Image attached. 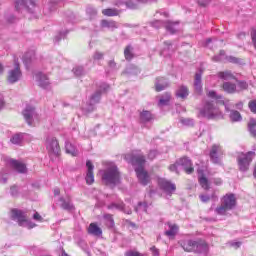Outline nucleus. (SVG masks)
I'll return each instance as SVG.
<instances>
[{"label": "nucleus", "mask_w": 256, "mask_h": 256, "mask_svg": "<svg viewBox=\"0 0 256 256\" xmlns=\"http://www.w3.org/2000/svg\"><path fill=\"white\" fill-rule=\"evenodd\" d=\"M102 13L106 17H115V16L119 15V11L117 9H113V8L104 9V10H102Z\"/></svg>", "instance_id": "nucleus-38"}, {"label": "nucleus", "mask_w": 256, "mask_h": 256, "mask_svg": "<svg viewBox=\"0 0 256 256\" xmlns=\"http://www.w3.org/2000/svg\"><path fill=\"white\" fill-rule=\"evenodd\" d=\"M171 49H173V44L170 42H164V49L160 52V54L167 57V55H171V53H169Z\"/></svg>", "instance_id": "nucleus-37"}, {"label": "nucleus", "mask_w": 256, "mask_h": 256, "mask_svg": "<svg viewBox=\"0 0 256 256\" xmlns=\"http://www.w3.org/2000/svg\"><path fill=\"white\" fill-rule=\"evenodd\" d=\"M116 5H126L128 9H139L138 0H117Z\"/></svg>", "instance_id": "nucleus-21"}, {"label": "nucleus", "mask_w": 256, "mask_h": 256, "mask_svg": "<svg viewBox=\"0 0 256 256\" xmlns=\"http://www.w3.org/2000/svg\"><path fill=\"white\" fill-rule=\"evenodd\" d=\"M156 91H163L169 87V82L163 77L156 78L155 82Z\"/></svg>", "instance_id": "nucleus-22"}, {"label": "nucleus", "mask_w": 256, "mask_h": 256, "mask_svg": "<svg viewBox=\"0 0 256 256\" xmlns=\"http://www.w3.org/2000/svg\"><path fill=\"white\" fill-rule=\"evenodd\" d=\"M35 79L39 85V87H42V89H47L49 88V85H51V83L49 82V78L47 77V75L43 74V73H37L35 75Z\"/></svg>", "instance_id": "nucleus-17"}, {"label": "nucleus", "mask_w": 256, "mask_h": 256, "mask_svg": "<svg viewBox=\"0 0 256 256\" xmlns=\"http://www.w3.org/2000/svg\"><path fill=\"white\" fill-rule=\"evenodd\" d=\"M158 185L160 187V189H162V191H164V193H166V195H173V193H175L177 187L175 186V184L171 183L170 181L160 178L158 180Z\"/></svg>", "instance_id": "nucleus-12"}, {"label": "nucleus", "mask_w": 256, "mask_h": 256, "mask_svg": "<svg viewBox=\"0 0 256 256\" xmlns=\"http://www.w3.org/2000/svg\"><path fill=\"white\" fill-rule=\"evenodd\" d=\"M150 251H151V253H152L153 256H159V249H157V247L152 246V247L150 248Z\"/></svg>", "instance_id": "nucleus-58"}, {"label": "nucleus", "mask_w": 256, "mask_h": 256, "mask_svg": "<svg viewBox=\"0 0 256 256\" xmlns=\"http://www.w3.org/2000/svg\"><path fill=\"white\" fill-rule=\"evenodd\" d=\"M86 167H87V173H86V183L87 185H93L95 183V175L93 174V170L95 169V166L91 162V160H88L86 162Z\"/></svg>", "instance_id": "nucleus-14"}, {"label": "nucleus", "mask_w": 256, "mask_h": 256, "mask_svg": "<svg viewBox=\"0 0 256 256\" xmlns=\"http://www.w3.org/2000/svg\"><path fill=\"white\" fill-rule=\"evenodd\" d=\"M104 219H107V221H110V225H114L113 215L106 214V215H104Z\"/></svg>", "instance_id": "nucleus-59"}, {"label": "nucleus", "mask_w": 256, "mask_h": 256, "mask_svg": "<svg viewBox=\"0 0 256 256\" xmlns=\"http://www.w3.org/2000/svg\"><path fill=\"white\" fill-rule=\"evenodd\" d=\"M72 71L76 77H82V75H85V68H83V66H76Z\"/></svg>", "instance_id": "nucleus-40"}, {"label": "nucleus", "mask_w": 256, "mask_h": 256, "mask_svg": "<svg viewBox=\"0 0 256 256\" xmlns=\"http://www.w3.org/2000/svg\"><path fill=\"white\" fill-rule=\"evenodd\" d=\"M238 87L240 89H247V87H248L247 82H244V81L239 82Z\"/></svg>", "instance_id": "nucleus-61"}, {"label": "nucleus", "mask_w": 256, "mask_h": 256, "mask_svg": "<svg viewBox=\"0 0 256 256\" xmlns=\"http://www.w3.org/2000/svg\"><path fill=\"white\" fill-rule=\"evenodd\" d=\"M236 205L237 199L235 198V195L226 194L222 198L221 205L215 209V213H217V215H227V212L235 209Z\"/></svg>", "instance_id": "nucleus-4"}, {"label": "nucleus", "mask_w": 256, "mask_h": 256, "mask_svg": "<svg viewBox=\"0 0 256 256\" xmlns=\"http://www.w3.org/2000/svg\"><path fill=\"white\" fill-rule=\"evenodd\" d=\"M125 256H145L138 251L130 250L125 253Z\"/></svg>", "instance_id": "nucleus-47"}, {"label": "nucleus", "mask_w": 256, "mask_h": 256, "mask_svg": "<svg viewBox=\"0 0 256 256\" xmlns=\"http://www.w3.org/2000/svg\"><path fill=\"white\" fill-rule=\"evenodd\" d=\"M125 160L127 163H131L135 167V172L138 181L141 185H149L151 183V176L146 171L145 167V156L142 154H126Z\"/></svg>", "instance_id": "nucleus-1"}, {"label": "nucleus", "mask_w": 256, "mask_h": 256, "mask_svg": "<svg viewBox=\"0 0 256 256\" xmlns=\"http://www.w3.org/2000/svg\"><path fill=\"white\" fill-rule=\"evenodd\" d=\"M37 4L35 0H16L15 9L16 11H27V13H35Z\"/></svg>", "instance_id": "nucleus-8"}, {"label": "nucleus", "mask_w": 256, "mask_h": 256, "mask_svg": "<svg viewBox=\"0 0 256 256\" xmlns=\"http://www.w3.org/2000/svg\"><path fill=\"white\" fill-rule=\"evenodd\" d=\"M180 123H182V125H185L186 127H191V125H193V119L181 118Z\"/></svg>", "instance_id": "nucleus-44"}, {"label": "nucleus", "mask_w": 256, "mask_h": 256, "mask_svg": "<svg viewBox=\"0 0 256 256\" xmlns=\"http://www.w3.org/2000/svg\"><path fill=\"white\" fill-rule=\"evenodd\" d=\"M198 183L205 191L211 189V183L209 179L206 178L205 174H203V170H198Z\"/></svg>", "instance_id": "nucleus-18"}, {"label": "nucleus", "mask_w": 256, "mask_h": 256, "mask_svg": "<svg viewBox=\"0 0 256 256\" xmlns=\"http://www.w3.org/2000/svg\"><path fill=\"white\" fill-rule=\"evenodd\" d=\"M199 113L201 117H206L207 119H218L222 117L221 111L213 102L204 101L202 108H200Z\"/></svg>", "instance_id": "nucleus-5"}, {"label": "nucleus", "mask_w": 256, "mask_h": 256, "mask_svg": "<svg viewBox=\"0 0 256 256\" xmlns=\"http://www.w3.org/2000/svg\"><path fill=\"white\" fill-rule=\"evenodd\" d=\"M223 90L226 93H235L237 91V85H235V83H231V82H224Z\"/></svg>", "instance_id": "nucleus-30"}, {"label": "nucleus", "mask_w": 256, "mask_h": 256, "mask_svg": "<svg viewBox=\"0 0 256 256\" xmlns=\"http://www.w3.org/2000/svg\"><path fill=\"white\" fill-rule=\"evenodd\" d=\"M124 57L127 61H131L135 55L133 54V46L128 45L124 50Z\"/></svg>", "instance_id": "nucleus-33"}, {"label": "nucleus", "mask_w": 256, "mask_h": 256, "mask_svg": "<svg viewBox=\"0 0 256 256\" xmlns=\"http://www.w3.org/2000/svg\"><path fill=\"white\" fill-rule=\"evenodd\" d=\"M153 119V115L151 112L144 110L140 112V121L141 123H149Z\"/></svg>", "instance_id": "nucleus-29"}, {"label": "nucleus", "mask_w": 256, "mask_h": 256, "mask_svg": "<svg viewBox=\"0 0 256 256\" xmlns=\"http://www.w3.org/2000/svg\"><path fill=\"white\" fill-rule=\"evenodd\" d=\"M30 55H31V53H26V54L24 55V57H23V62L25 63V65L31 63V61H32L33 58H31Z\"/></svg>", "instance_id": "nucleus-53"}, {"label": "nucleus", "mask_w": 256, "mask_h": 256, "mask_svg": "<svg viewBox=\"0 0 256 256\" xmlns=\"http://www.w3.org/2000/svg\"><path fill=\"white\" fill-rule=\"evenodd\" d=\"M181 247L184 249V251H195V247L197 245V241L193 240H183L180 243Z\"/></svg>", "instance_id": "nucleus-23"}, {"label": "nucleus", "mask_w": 256, "mask_h": 256, "mask_svg": "<svg viewBox=\"0 0 256 256\" xmlns=\"http://www.w3.org/2000/svg\"><path fill=\"white\" fill-rule=\"evenodd\" d=\"M12 221H17L20 227H26L27 229H33L36 224L27 219V213L19 209H12L10 214Z\"/></svg>", "instance_id": "nucleus-6"}, {"label": "nucleus", "mask_w": 256, "mask_h": 256, "mask_svg": "<svg viewBox=\"0 0 256 256\" xmlns=\"http://www.w3.org/2000/svg\"><path fill=\"white\" fill-rule=\"evenodd\" d=\"M46 149L50 155H59L61 148L59 147L57 138L48 136L46 139Z\"/></svg>", "instance_id": "nucleus-11"}, {"label": "nucleus", "mask_w": 256, "mask_h": 256, "mask_svg": "<svg viewBox=\"0 0 256 256\" xmlns=\"http://www.w3.org/2000/svg\"><path fill=\"white\" fill-rule=\"evenodd\" d=\"M56 205H58L62 209H65V199L63 197L59 198L56 202Z\"/></svg>", "instance_id": "nucleus-55"}, {"label": "nucleus", "mask_w": 256, "mask_h": 256, "mask_svg": "<svg viewBox=\"0 0 256 256\" xmlns=\"http://www.w3.org/2000/svg\"><path fill=\"white\" fill-rule=\"evenodd\" d=\"M5 107V98L3 97V94L0 93V111Z\"/></svg>", "instance_id": "nucleus-60"}, {"label": "nucleus", "mask_w": 256, "mask_h": 256, "mask_svg": "<svg viewBox=\"0 0 256 256\" xmlns=\"http://www.w3.org/2000/svg\"><path fill=\"white\" fill-rule=\"evenodd\" d=\"M101 27L103 29H109L110 31H115V29H117V27L119 26L117 25V22L113 20H102Z\"/></svg>", "instance_id": "nucleus-25"}, {"label": "nucleus", "mask_w": 256, "mask_h": 256, "mask_svg": "<svg viewBox=\"0 0 256 256\" xmlns=\"http://www.w3.org/2000/svg\"><path fill=\"white\" fill-rule=\"evenodd\" d=\"M178 165H181L188 175H191L194 171L193 163H191V160L187 157L181 158L178 161Z\"/></svg>", "instance_id": "nucleus-20"}, {"label": "nucleus", "mask_w": 256, "mask_h": 256, "mask_svg": "<svg viewBox=\"0 0 256 256\" xmlns=\"http://www.w3.org/2000/svg\"><path fill=\"white\" fill-rule=\"evenodd\" d=\"M171 101V94L166 93L159 99L158 107H165L169 105V102Z\"/></svg>", "instance_id": "nucleus-31"}, {"label": "nucleus", "mask_w": 256, "mask_h": 256, "mask_svg": "<svg viewBox=\"0 0 256 256\" xmlns=\"http://www.w3.org/2000/svg\"><path fill=\"white\" fill-rule=\"evenodd\" d=\"M176 97H179L180 99H187V97H189V88L186 86H180L176 91Z\"/></svg>", "instance_id": "nucleus-27"}, {"label": "nucleus", "mask_w": 256, "mask_h": 256, "mask_svg": "<svg viewBox=\"0 0 256 256\" xmlns=\"http://www.w3.org/2000/svg\"><path fill=\"white\" fill-rule=\"evenodd\" d=\"M178 232L179 226H177L176 224L168 223V230L165 232V235H167V237H175Z\"/></svg>", "instance_id": "nucleus-26"}, {"label": "nucleus", "mask_w": 256, "mask_h": 256, "mask_svg": "<svg viewBox=\"0 0 256 256\" xmlns=\"http://www.w3.org/2000/svg\"><path fill=\"white\" fill-rule=\"evenodd\" d=\"M207 97L210 99H221V96H218L216 91H209Z\"/></svg>", "instance_id": "nucleus-49"}, {"label": "nucleus", "mask_w": 256, "mask_h": 256, "mask_svg": "<svg viewBox=\"0 0 256 256\" xmlns=\"http://www.w3.org/2000/svg\"><path fill=\"white\" fill-rule=\"evenodd\" d=\"M179 26V23L177 22H166L165 28L166 30L171 33L172 35L177 32V27Z\"/></svg>", "instance_id": "nucleus-32"}, {"label": "nucleus", "mask_w": 256, "mask_h": 256, "mask_svg": "<svg viewBox=\"0 0 256 256\" xmlns=\"http://www.w3.org/2000/svg\"><path fill=\"white\" fill-rule=\"evenodd\" d=\"M199 199L202 201V203H209V201H211V196L207 194H202L199 196Z\"/></svg>", "instance_id": "nucleus-45"}, {"label": "nucleus", "mask_w": 256, "mask_h": 256, "mask_svg": "<svg viewBox=\"0 0 256 256\" xmlns=\"http://www.w3.org/2000/svg\"><path fill=\"white\" fill-rule=\"evenodd\" d=\"M253 157H255V152L250 151L246 154L241 153L238 156V165L240 171H248L249 170V165L251 164V161H253Z\"/></svg>", "instance_id": "nucleus-9"}, {"label": "nucleus", "mask_w": 256, "mask_h": 256, "mask_svg": "<svg viewBox=\"0 0 256 256\" xmlns=\"http://www.w3.org/2000/svg\"><path fill=\"white\" fill-rule=\"evenodd\" d=\"M157 155H158L157 150H152V151H150V152L148 153V159L153 160V159H155V157H157Z\"/></svg>", "instance_id": "nucleus-56"}, {"label": "nucleus", "mask_w": 256, "mask_h": 256, "mask_svg": "<svg viewBox=\"0 0 256 256\" xmlns=\"http://www.w3.org/2000/svg\"><path fill=\"white\" fill-rule=\"evenodd\" d=\"M169 171L175 172V173H179L177 171V164H172L169 166Z\"/></svg>", "instance_id": "nucleus-63"}, {"label": "nucleus", "mask_w": 256, "mask_h": 256, "mask_svg": "<svg viewBox=\"0 0 256 256\" xmlns=\"http://www.w3.org/2000/svg\"><path fill=\"white\" fill-rule=\"evenodd\" d=\"M218 77L220 79H224V81H229L231 79H235V76H233V73L229 71L219 72Z\"/></svg>", "instance_id": "nucleus-36"}, {"label": "nucleus", "mask_w": 256, "mask_h": 256, "mask_svg": "<svg viewBox=\"0 0 256 256\" xmlns=\"http://www.w3.org/2000/svg\"><path fill=\"white\" fill-rule=\"evenodd\" d=\"M86 13H87L88 15H91V17H93V16L97 15V9H95V8H93V7H91V6H89V7L86 9Z\"/></svg>", "instance_id": "nucleus-50"}, {"label": "nucleus", "mask_w": 256, "mask_h": 256, "mask_svg": "<svg viewBox=\"0 0 256 256\" xmlns=\"http://www.w3.org/2000/svg\"><path fill=\"white\" fill-rule=\"evenodd\" d=\"M221 157H223V148L217 144H214L210 150V159L212 163H221Z\"/></svg>", "instance_id": "nucleus-13"}, {"label": "nucleus", "mask_w": 256, "mask_h": 256, "mask_svg": "<svg viewBox=\"0 0 256 256\" xmlns=\"http://www.w3.org/2000/svg\"><path fill=\"white\" fill-rule=\"evenodd\" d=\"M109 89V85L102 83L99 89L89 98L87 102L82 105V111L87 115V113H92L95 111V106L99 101H101V94L105 93Z\"/></svg>", "instance_id": "nucleus-3"}, {"label": "nucleus", "mask_w": 256, "mask_h": 256, "mask_svg": "<svg viewBox=\"0 0 256 256\" xmlns=\"http://www.w3.org/2000/svg\"><path fill=\"white\" fill-rule=\"evenodd\" d=\"M231 247H234V249H239V247H241V242H231L230 243Z\"/></svg>", "instance_id": "nucleus-62"}, {"label": "nucleus", "mask_w": 256, "mask_h": 256, "mask_svg": "<svg viewBox=\"0 0 256 256\" xmlns=\"http://www.w3.org/2000/svg\"><path fill=\"white\" fill-rule=\"evenodd\" d=\"M66 153H68V155H71L72 157H77L79 155V151H77L75 146L70 143L66 144Z\"/></svg>", "instance_id": "nucleus-34"}, {"label": "nucleus", "mask_w": 256, "mask_h": 256, "mask_svg": "<svg viewBox=\"0 0 256 256\" xmlns=\"http://www.w3.org/2000/svg\"><path fill=\"white\" fill-rule=\"evenodd\" d=\"M248 131L252 137H256V120L253 118L248 123Z\"/></svg>", "instance_id": "nucleus-35"}, {"label": "nucleus", "mask_w": 256, "mask_h": 256, "mask_svg": "<svg viewBox=\"0 0 256 256\" xmlns=\"http://www.w3.org/2000/svg\"><path fill=\"white\" fill-rule=\"evenodd\" d=\"M194 253L207 255V253H209V244H207L205 240L196 241V247H194Z\"/></svg>", "instance_id": "nucleus-15"}, {"label": "nucleus", "mask_w": 256, "mask_h": 256, "mask_svg": "<svg viewBox=\"0 0 256 256\" xmlns=\"http://www.w3.org/2000/svg\"><path fill=\"white\" fill-rule=\"evenodd\" d=\"M201 77H203V72H196L194 78V89L197 95H201V93H203V83L201 81Z\"/></svg>", "instance_id": "nucleus-16"}, {"label": "nucleus", "mask_w": 256, "mask_h": 256, "mask_svg": "<svg viewBox=\"0 0 256 256\" xmlns=\"http://www.w3.org/2000/svg\"><path fill=\"white\" fill-rule=\"evenodd\" d=\"M21 77H23V72H21V65L17 59H14V66L8 71L7 81L10 85L21 81Z\"/></svg>", "instance_id": "nucleus-7"}, {"label": "nucleus", "mask_w": 256, "mask_h": 256, "mask_svg": "<svg viewBox=\"0 0 256 256\" xmlns=\"http://www.w3.org/2000/svg\"><path fill=\"white\" fill-rule=\"evenodd\" d=\"M108 209H117L118 211H124L127 215H131V209L125 210V204L121 203H112L108 206Z\"/></svg>", "instance_id": "nucleus-28"}, {"label": "nucleus", "mask_w": 256, "mask_h": 256, "mask_svg": "<svg viewBox=\"0 0 256 256\" xmlns=\"http://www.w3.org/2000/svg\"><path fill=\"white\" fill-rule=\"evenodd\" d=\"M63 37H65V33L59 32L58 34L55 35L54 42L59 43V41H61Z\"/></svg>", "instance_id": "nucleus-52"}, {"label": "nucleus", "mask_w": 256, "mask_h": 256, "mask_svg": "<svg viewBox=\"0 0 256 256\" xmlns=\"http://www.w3.org/2000/svg\"><path fill=\"white\" fill-rule=\"evenodd\" d=\"M65 210L68 211L69 213H73L75 211V206L73 203L69 200L66 201L65 203Z\"/></svg>", "instance_id": "nucleus-42"}, {"label": "nucleus", "mask_w": 256, "mask_h": 256, "mask_svg": "<svg viewBox=\"0 0 256 256\" xmlns=\"http://www.w3.org/2000/svg\"><path fill=\"white\" fill-rule=\"evenodd\" d=\"M139 211H144L145 213H147V203L140 202L136 207V212L139 213Z\"/></svg>", "instance_id": "nucleus-43"}, {"label": "nucleus", "mask_w": 256, "mask_h": 256, "mask_svg": "<svg viewBox=\"0 0 256 256\" xmlns=\"http://www.w3.org/2000/svg\"><path fill=\"white\" fill-rule=\"evenodd\" d=\"M10 141L11 143H13V145H21L23 141V134H15L14 136H12Z\"/></svg>", "instance_id": "nucleus-39"}, {"label": "nucleus", "mask_w": 256, "mask_h": 256, "mask_svg": "<svg viewBox=\"0 0 256 256\" xmlns=\"http://www.w3.org/2000/svg\"><path fill=\"white\" fill-rule=\"evenodd\" d=\"M6 21L8 23H15V21H17V18L13 16V14H10L8 16H6Z\"/></svg>", "instance_id": "nucleus-57"}, {"label": "nucleus", "mask_w": 256, "mask_h": 256, "mask_svg": "<svg viewBox=\"0 0 256 256\" xmlns=\"http://www.w3.org/2000/svg\"><path fill=\"white\" fill-rule=\"evenodd\" d=\"M223 57H225V51L221 50L219 56H214L213 61H222Z\"/></svg>", "instance_id": "nucleus-54"}, {"label": "nucleus", "mask_w": 256, "mask_h": 256, "mask_svg": "<svg viewBox=\"0 0 256 256\" xmlns=\"http://www.w3.org/2000/svg\"><path fill=\"white\" fill-rule=\"evenodd\" d=\"M88 233L94 237H101V235H103V230H101L96 223H91L88 227Z\"/></svg>", "instance_id": "nucleus-24"}, {"label": "nucleus", "mask_w": 256, "mask_h": 256, "mask_svg": "<svg viewBox=\"0 0 256 256\" xmlns=\"http://www.w3.org/2000/svg\"><path fill=\"white\" fill-rule=\"evenodd\" d=\"M248 107L252 113L256 114V100L250 101Z\"/></svg>", "instance_id": "nucleus-48"}, {"label": "nucleus", "mask_w": 256, "mask_h": 256, "mask_svg": "<svg viewBox=\"0 0 256 256\" xmlns=\"http://www.w3.org/2000/svg\"><path fill=\"white\" fill-rule=\"evenodd\" d=\"M22 114L28 125H34L35 121H39V115H37L34 106L27 105Z\"/></svg>", "instance_id": "nucleus-10"}, {"label": "nucleus", "mask_w": 256, "mask_h": 256, "mask_svg": "<svg viewBox=\"0 0 256 256\" xmlns=\"http://www.w3.org/2000/svg\"><path fill=\"white\" fill-rule=\"evenodd\" d=\"M8 163L18 173H27V166L23 162L17 161L15 159H9Z\"/></svg>", "instance_id": "nucleus-19"}, {"label": "nucleus", "mask_w": 256, "mask_h": 256, "mask_svg": "<svg viewBox=\"0 0 256 256\" xmlns=\"http://www.w3.org/2000/svg\"><path fill=\"white\" fill-rule=\"evenodd\" d=\"M94 61H101L103 59V53L96 51L92 56Z\"/></svg>", "instance_id": "nucleus-46"}, {"label": "nucleus", "mask_w": 256, "mask_h": 256, "mask_svg": "<svg viewBox=\"0 0 256 256\" xmlns=\"http://www.w3.org/2000/svg\"><path fill=\"white\" fill-rule=\"evenodd\" d=\"M100 174L106 185H117L121 181V174L115 164H110L106 169L101 170Z\"/></svg>", "instance_id": "nucleus-2"}, {"label": "nucleus", "mask_w": 256, "mask_h": 256, "mask_svg": "<svg viewBox=\"0 0 256 256\" xmlns=\"http://www.w3.org/2000/svg\"><path fill=\"white\" fill-rule=\"evenodd\" d=\"M33 219H34L35 221H41V219H43V217H41V216L39 215V213L36 212V213L33 215Z\"/></svg>", "instance_id": "nucleus-64"}, {"label": "nucleus", "mask_w": 256, "mask_h": 256, "mask_svg": "<svg viewBox=\"0 0 256 256\" xmlns=\"http://www.w3.org/2000/svg\"><path fill=\"white\" fill-rule=\"evenodd\" d=\"M231 121H241V113L237 110H232L230 113Z\"/></svg>", "instance_id": "nucleus-41"}, {"label": "nucleus", "mask_w": 256, "mask_h": 256, "mask_svg": "<svg viewBox=\"0 0 256 256\" xmlns=\"http://www.w3.org/2000/svg\"><path fill=\"white\" fill-rule=\"evenodd\" d=\"M10 193L12 197H17V195H19V188L17 186H12L10 188Z\"/></svg>", "instance_id": "nucleus-51"}]
</instances>
